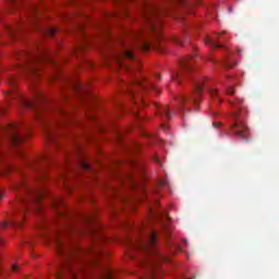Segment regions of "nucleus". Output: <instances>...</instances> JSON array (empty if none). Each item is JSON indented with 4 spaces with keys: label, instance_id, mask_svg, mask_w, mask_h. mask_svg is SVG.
I'll return each mask as SVG.
<instances>
[{
    "label": "nucleus",
    "instance_id": "f03ea898",
    "mask_svg": "<svg viewBox=\"0 0 279 279\" xmlns=\"http://www.w3.org/2000/svg\"><path fill=\"white\" fill-rule=\"evenodd\" d=\"M144 3V21L146 23L145 31H136L133 33V38L135 40V49H141L142 51H149L151 49V44L147 41V35L151 34L154 38L162 37V21L158 19L160 14H163L165 9L153 4L149 0H142Z\"/></svg>",
    "mask_w": 279,
    "mask_h": 279
},
{
    "label": "nucleus",
    "instance_id": "7ed1b4c3",
    "mask_svg": "<svg viewBox=\"0 0 279 279\" xmlns=\"http://www.w3.org/2000/svg\"><path fill=\"white\" fill-rule=\"evenodd\" d=\"M13 189L15 191H21L22 189L23 193L17 196L19 209L21 211L20 222L11 220L10 223L11 226H21L29 206L36 210V213H40V210H43V192L27 186L25 177L23 175L21 181L16 183Z\"/></svg>",
    "mask_w": 279,
    "mask_h": 279
},
{
    "label": "nucleus",
    "instance_id": "c756f323",
    "mask_svg": "<svg viewBox=\"0 0 279 279\" xmlns=\"http://www.w3.org/2000/svg\"><path fill=\"white\" fill-rule=\"evenodd\" d=\"M128 93H129L130 97H132L133 100L136 101V98H134V89L129 88V89H128Z\"/></svg>",
    "mask_w": 279,
    "mask_h": 279
},
{
    "label": "nucleus",
    "instance_id": "393cba45",
    "mask_svg": "<svg viewBox=\"0 0 279 279\" xmlns=\"http://www.w3.org/2000/svg\"><path fill=\"white\" fill-rule=\"evenodd\" d=\"M209 95H211V97H219V92L215 88H210Z\"/></svg>",
    "mask_w": 279,
    "mask_h": 279
},
{
    "label": "nucleus",
    "instance_id": "2eb2a0df",
    "mask_svg": "<svg viewBox=\"0 0 279 279\" xmlns=\"http://www.w3.org/2000/svg\"><path fill=\"white\" fill-rule=\"evenodd\" d=\"M158 114H163L166 119H171V111H169V107H162L161 109H158Z\"/></svg>",
    "mask_w": 279,
    "mask_h": 279
},
{
    "label": "nucleus",
    "instance_id": "e433bc0d",
    "mask_svg": "<svg viewBox=\"0 0 279 279\" xmlns=\"http://www.w3.org/2000/svg\"><path fill=\"white\" fill-rule=\"evenodd\" d=\"M179 3H181L182 5L186 4V0H179Z\"/></svg>",
    "mask_w": 279,
    "mask_h": 279
},
{
    "label": "nucleus",
    "instance_id": "4468645a",
    "mask_svg": "<svg viewBox=\"0 0 279 279\" xmlns=\"http://www.w3.org/2000/svg\"><path fill=\"white\" fill-rule=\"evenodd\" d=\"M99 279H113L112 271L108 270V268H102L99 275Z\"/></svg>",
    "mask_w": 279,
    "mask_h": 279
},
{
    "label": "nucleus",
    "instance_id": "9b49d317",
    "mask_svg": "<svg viewBox=\"0 0 279 279\" xmlns=\"http://www.w3.org/2000/svg\"><path fill=\"white\" fill-rule=\"evenodd\" d=\"M23 29V24H4V32L9 38H14L20 31Z\"/></svg>",
    "mask_w": 279,
    "mask_h": 279
},
{
    "label": "nucleus",
    "instance_id": "f8f14e48",
    "mask_svg": "<svg viewBox=\"0 0 279 279\" xmlns=\"http://www.w3.org/2000/svg\"><path fill=\"white\" fill-rule=\"evenodd\" d=\"M132 84H134V86H138V88H143V90H149V88H153V89L155 88L153 84L147 83V80L145 78V76L133 77Z\"/></svg>",
    "mask_w": 279,
    "mask_h": 279
},
{
    "label": "nucleus",
    "instance_id": "f704fd0d",
    "mask_svg": "<svg viewBox=\"0 0 279 279\" xmlns=\"http://www.w3.org/2000/svg\"><path fill=\"white\" fill-rule=\"evenodd\" d=\"M174 43H175L177 45H182V40H180V39H178V38H174Z\"/></svg>",
    "mask_w": 279,
    "mask_h": 279
},
{
    "label": "nucleus",
    "instance_id": "f257e3e1",
    "mask_svg": "<svg viewBox=\"0 0 279 279\" xmlns=\"http://www.w3.org/2000/svg\"><path fill=\"white\" fill-rule=\"evenodd\" d=\"M93 234L97 240L89 250V254L93 256L90 262H78L75 252L64 244V238H62L59 232L44 234V239L52 243L57 250V254L63 258L56 270L57 279H76L77 271L84 274L86 268L93 271V267L99 265L101 257L108 256V252L104 251L101 247V242L106 241V236L101 235L99 232H93Z\"/></svg>",
    "mask_w": 279,
    "mask_h": 279
},
{
    "label": "nucleus",
    "instance_id": "dca6fc26",
    "mask_svg": "<svg viewBox=\"0 0 279 279\" xmlns=\"http://www.w3.org/2000/svg\"><path fill=\"white\" fill-rule=\"evenodd\" d=\"M74 90H76V93H86V86H84L82 83L76 82L74 84Z\"/></svg>",
    "mask_w": 279,
    "mask_h": 279
},
{
    "label": "nucleus",
    "instance_id": "a878e982",
    "mask_svg": "<svg viewBox=\"0 0 279 279\" xmlns=\"http://www.w3.org/2000/svg\"><path fill=\"white\" fill-rule=\"evenodd\" d=\"M178 104H180V106H182L183 104H186V97L184 96H180L178 99H177Z\"/></svg>",
    "mask_w": 279,
    "mask_h": 279
},
{
    "label": "nucleus",
    "instance_id": "5701e85b",
    "mask_svg": "<svg viewBox=\"0 0 279 279\" xmlns=\"http://www.w3.org/2000/svg\"><path fill=\"white\" fill-rule=\"evenodd\" d=\"M46 136H47V138L49 140V141H56V137H53V134L51 133V131L50 130H47L46 131Z\"/></svg>",
    "mask_w": 279,
    "mask_h": 279
},
{
    "label": "nucleus",
    "instance_id": "4be33fe9",
    "mask_svg": "<svg viewBox=\"0 0 279 279\" xmlns=\"http://www.w3.org/2000/svg\"><path fill=\"white\" fill-rule=\"evenodd\" d=\"M58 32V28L56 27H51L47 29V35L48 36H53V34H56Z\"/></svg>",
    "mask_w": 279,
    "mask_h": 279
},
{
    "label": "nucleus",
    "instance_id": "39448f33",
    "mask_svg": "<svg viewBox=\"0 0 279 279\" xmlns=\"http://www.w3.org/2000/svg\"><path fill=\"white\" fill-rule=\"evenodd\" d=\"M17 60H21V64L17 66L20 73H24L31 77H36L38 75V64L41 62H47L49 59L43 50L37 49L36 52H21L17 56Z\"/></svg>",
    "mask_w": 279,
    "mask_h": 279
},
{
    "label": "nucleus",
    "instance_id": "58836bf2",
    "mask_svg": "<svg viewBox=\"0 0 279 279\" xmlns=\"http://www.w3.org/2000/svg\"><path fill=\"white\" fill-rule=\"evenodd\" d=\"M8 95H11L12 97H16V94H12L10 92H8Z\"/></svg>",
    "mask_w": 279,
    "mask_h": 279
},
{
    "label": "nucleus",
    "instance_id": "37998d69",
    "mask_svg": "<svg viewBox=\"0 0 279 279\" xmlns=\"http://www.w3.org/2000/svg\"><path fill=\"white\" fill-rule=\"evenodd\" d=\"M156 77H157V80H160V74H157Z\"/></svg>",
    "mask_w": 279,
    "mask_h": 279
},
{
    "label": "nucleus",
    "instance_id": "6ab92c4d",
    "mask_svg": "<svg viewBox=\"0 0 279 279\" xmlns=\"http://www.w3.org/2000/svg\"><path fill=\"white\" fill-rule=\"evenodd\" d=\"M14 169L10 163H5L4 167L2 168L1 175H8L10 171Z\"/></svg>",
    "mask_w": 279,
    "mask_h": 279
},
{
    "label": "nucleus",
    "instance_id": "79ce46f5",
    "mask_svg": "<svg viewBox=\"0 0 279 279\" xmlns=\"http://www.w3.org/2000/svg\"><path fill=\"white\" fill-rule=\"evenodd\" d=\"M155 162H160L158 157H155Z\"/></svg>",
    "mask_w": 279,
    "mask_h": 279
},
{
    "label": "nucleus",
    "instance_id": "c85d7f7f",
    "mask_svg": "<svg viewBox=\"0 0 279 279\" xmlns=\"http://www.w3.org/2000/svg\"><path fill=\"white\" fill-rule=\"evenodd\" d=\"M227 95H234V88L231 86L227 87Z\"/></svg>",
    "mask_w": 279,
    "mask_h": 279
},
{
    "label": "nucleus",
    "instance_id": "c03bdc74",
    "mask_svg": "<svg viewBox=\"0 0 279 279\" xmlns=\"http://www.w3.org/2000/svg\"><path fill=\"white\" fill-rule=\"evenodd\" d=\"M229 12H232V8H229Z\"/></svg>",
    "mask_w": 279,
    "mask_h": 279
},
{
    "label": "nucleus",
    "instance_id": "a18cd8bd",
    "mask_svg": "<svg viewBox=\"0 0 279 279\" xmlns=\"http://www.w3.org/2000/svg\"><path fill=\"white\" fill-rule=\"evenodd\" d=\"M140 101H143V98H142V97H140Z\"/></svg>",
    "mask_w": 279,
    "mask_h": 279
},
{
    "label": "nucleus",
    "instance_id": "20e7f679",
    "mask_svg": "<svg viewBox=\"0 0 279 279\" xmlns=\"http://www.w3.org/2000/svg\"><path fill=\"white\" fill-rule=\"evenodd\" d=\"M142 234L141 236L133 243L135 250L140 252H145L146 254H150L153 256L151 259H148L149 266V277L148 279L156 278V263H167L168 258L160 254L156 248V231L154 229H145V227L141 228Z\"/></svg>",
    "mask_w": 279,
    "mask_h": 279
},
{
    "label": "nucleus",
    "instance_id": "473e14b6",
    "mask_svg": "<svg viewBox=\"0 0 279 279\" xmlns=\"http://www.w3.org/2000/svg\"><path fill=\"white\" fill-rule=\"evenodd\" d=\"M12 271H14V272L19 271V265L14 264L12 266Z\"/></svg>",
    "mask_w": 279,
    "mask_h": 279
},
{
    "label": "nucleus",
    "instance_id": "cd10ccee",
    "mask_svg": "<svg viewBox=\"0 0 279 279\" xmlns=\"http://www.w3.org/2000/svg\"><path fill=\"white\" fill-rule=\"evenodd\" d=\"M10 5H19L21 3V0H7Z\"/></svg>",
    "mask_w": 279,
    "mask_h": 279
},
{
    "label": "nucleus",
    "instance_id": "aec40b11",
    "mask_svg": "<svg viewBox=\"0 0 279 279\" xmlns=\"http://www.w3.org/2000/svg\"><path fill=\"white\" fill-rule=\"evenodd\" d=\"M81 168L84 169V171H90V165L84 160L80 161Z\"/></svg>",
    "mask_w": 279,
    "mask_h": 279
},
{
    "label": "nucleus",
    "instance_id": "1a4fd4ad",
    "mask_svg": "<svg viewBox=\"0 0 279 279\" xmlns=\"http://www.w3.org/2000/svg\"><path fill=\"white\" fill-rule=\"evenodd\" d=\"M40 101H45V95H43L40 92H36L32 100L25 98L23 95H20V106L25 110H33L36 117H38V113L40 112V107L38 106Z\"/></svg>",
    "mask_w": 279,
    "mask_h": 279
},
{
    "label": "nucleus",
    "instance_id": "4c0bfd02",
    "mask_svg": "<svg viewBox=\"0 0 279 279\" xmlns=\"http://www.w3.org/2000/svg\"><path fill=\"white\" fill-rule=\"evenodd\" d=\"M167 184L165 181L159 182V186H165Z\"/></svg>",
    "mask_w": 279,
    "mask_h": 279
},
{
    "label": "nucleus",
    "instance_id": "412c9836",
    "mask_svg": "<svg viewBox=\"0 0 279 279\" xmlns=\"http://www.w3.org/2000/svg\"><path fill=\"white\" fill-rule=\"evenodd\" d=\"M9 84H10L11 88H14L16 86V77L15 76H11L9 78Z\"/></svg>",
    "mask_w": 279,
    "mask_h": 279
},
{
    "label": "nucleus",
    "instance_id": "f3484780",
    "mask_svg": "<svg viewBox=\"0 0 279 279\" xmlns=\"http://www.w3.org/2000/svg\"><path fill=\"white\" fill-rule=\"evenodd\" d=\"M194 88L196 90L197 96L202 95V93L204 90V86L202 85V81H198V82L194 83Z\"/></svg>",
    "mask_w": 279,
    "mask_h": 279
},
{
    "label": "nucleus",
    "instance_id": "b1692460",
    "mask_svg": "<svg viewBox=\"0 0 279 279\" xmlns=\"http://www.w3.org/2000/svg\"><path fill=\"white\" fill-rule=\"evenodd\" d=\"M57 206H64V203L61 198H57L53 203V208H57Z\"/></svg>",
    "mask_w": 279,
    "mask_h": 279
},
{
    "label": "nucleus",
    "instance_id": "a211bd4d",
    "mask_svg": "<svg viewBox=\"0 0 279 279\" xmlns=\"http://www.w3.org/2000/svg\"><path fill=\"white\" fill-rule=\"evenodd\" d=\"M28 11L32 14V16H38V14H40L38 7H36L35 4L29 5Z\"/></svg>",
    "mask_w": 279,
    "mask_h": 279
},
{
    "label": "nucleus",
    "instance_id": "ddd939ff",
    "mask_svg": "<svg viewBox=\"0 0 279 279\" xmlns=\"http://www.w3.org/2000/svg\"><path fill=\"white\" fill-rule=\"evenodd\" d=\"M205 45H209L214 49H223V44L219 43L215 37H206Z\"/></svg>",
    "mask_w": 279,
    "mask_h": 279
},
{
    "label": "nucleus",
    "instance_id": "a19ab883",
    "mask_svg": "<svg viewBox=\"0 0 279 279\" xmlns=\"http://www.w3.org/2000/svg\"><path fill=\"white\" fill-rule=\"evenodd\" d=\"M225 66L230 68V66H232V64H230V63H225Z\"/></svg>",
    "mask_w": 279,
    "mask_h": 279
},
{
    "label": "nucleus",
    "instance_id": "72a5a7b5",
    "mask_svg": "<svg viewBox=\"0 0 279 279\" xmlns=\"http://www.w3.org/2000/svg\"><path fill=\"white\" fill-rule=\"evenodd\" d=\"M0 199H3V194L0 193ZM0 245H3V240L0 238Z\"/></svg>",
    "mask_w": 279,
    "mask_h": 279
},
{
    "label": "nucleus",
    "instance_id": "7c9ffc66",
    "mask_svg": "<svg viewBox=\"0 0 279 279\" xmlns=\"http://www.w3.org/2000/svg\"><path fill=\"white\" fill-rule=\"evenodd\" d=\"M85 221H86V223H90L93 221V217L86 216Z\"/></svg>",
    "mask_w": 279,
    "mask_h": 279
},
{
    "label": "nucleus",
    "instance_id": "423d86ee",
    "mask_svg": "<svg viewBox=\"0 0 279 279\" xmlns=\"http://www.w3.org/2000/svg\"><path fill=\"white\" fill-rule=\"evenodd\" d=\"M229 104L234 108V112L231 113V119L235 122L231 125V132L239 136L241 141H250V129L243 123V98H236L235 101L229 100Z\"/></svg>",
    "mask_w": 279,
    "mask_h": 279
},
{
    "label": "nucleus",
    "instance_id": "0eeeda50",
    "mask_svg": "<svg viewBox=\"0 0 279 279\" xmlns=\"http://www.w3.org/2000/svg\"><path fill=\"white\" fill-rule=\"evenodd\" d=\"M7 138L13 147H21L25 143V132L27 129L23 124H9L4 128Z\"/></svg>",
    "mask_w": 279,
    "mask_h": 279
},
{
    "label": "nucleus",
    "instance_id": "ea45409f",
    "mask_svg": "<svg viewBox=\"0 0 279 279\" xmlns=\"http://www.w3.org/2000/svg\"><path fill=\"white\" fill-rule=\"evenodd\" d=\"M219 125H220L219 123H214L213 124L214 128H219Z\"/></svg>",
    "mask_w": 279,
    "mask_h": 279
},
{
    "label": "nucleus",
    "instance_id": "49530a36",
    "mask_svg": "<svg viewBox=\"0 0 279 279\" xmlns=\"http://www.w3.org/2000/svg\"><path fill=\"white\" fill-rule=\"evenodd\" d=\"M1 19H2V17H1V14H0V21H1Z\"/></svg>",
    "mask_w": 279,
    "mask_h": 279
},
{
    "label": "nucleus",
    "instance_id": "2f4dec72",
    "mask_svg": "<svg viewBox=\"0 0 279 279\" xmlns=\"http://www.w3.org/2000/svg\"><path fill=\"white\" fill-rule=\"evenodd\" d=\"M191 100L194 102V104H197V101H199V98L197 96H193L191 98Z\"/></svg>",
    "mask_w": 279,
    "mask_h": 279
},
{
    "label": "nucleus",
    "instance_id": "c9c22d12",
    "mask_svg": "<svg viewBox=\"0 0 279 279\" xmlns=\"http://www.w3.org/2000/svg\"><path fill=\"white\" fill-rule=\"evenodd\" d=\"M8 226H10V222H3L2 223V228H8Z\"/></svg>",
    "mask_w": 279,
    "mask_h": 279
},
{
    "label": "nucleus",
    "instance_id": "9d476101",
    "mask_svg": "<svg viewBox=\"0 0 279 279\" xmlns=\"http://www.w3.org/2000/svg\"><path fill=\"white\" fill-rule=\"evenodd\" d=\"M179 66L180 71H174L171 73V80L177 84H180L182 82V77L193 71V63L191 62V57L182 59L179 63Z\"/></svg>",
    "mask_w": 279,
    "mask_h": 279
},
{
    "label": "nucleus",
    "instance_id": "6e6552de",
    "mask_svg": "<svg viewBox=\"0 0 279 279\" xmlns=\"http://www.w3.org/2000/svg\"><path fill=\"white\" fill-rule=\"evenodd\" d=\"M113 60L118 66H124L126 71H138L141 63L136 62L134 65L125 63V60H135L132 49H123L118 53H113Z\"/></svg>",
    "mask_w": 279,
    "mask_h": 279
},
{
    "label": "nucleus",
    "instance_id": "bb28decb",
    "mask_svg": "<svg viewBox=\"0 0 279 279\" xmlns=\"http://www.w3.org/2000/svg\"><path fill=\"white\" fill-rule=\"evenodd\" d=\"M17 156H20L21 158H27V155H25V151H23L22 149H17L16 150Z\"/></svg>",
    "mask_w": 279,
    "mask_h": 279
}]
</instances>
